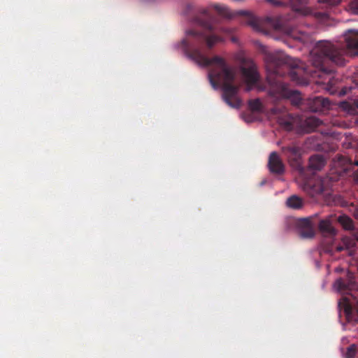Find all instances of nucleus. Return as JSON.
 <instances>
[{"label":"nucleus","mask_w":358,"mask_h":358,"mask_svg":"<svg viewBox=\"0 0 358 358\" xmlns=\"http://www.w3.org/2000/svg\"><path fill=\"white\" fill-rule=\"evenodd\" d=\"M350 211L352 212L354 217L358 220V204L352 205L350 208Z\"/></svg>","instance_id":"bb28decb"},{"label":"nucleus","mask_w":358,"mask_h":358,"mask_svg":"<svg viewBox=\"0 0 358 358\" xmlns=\"http://www.w3.org/2000/svg\"><path fill=\"white\" fill-rule=\"evenodd\" d=\"M251 24H252L254 27H257V22H256L255 20H252L251 21Z\"/></svg>","instance_id":"7c9ffc66"},{"label":"nucleus","mask_w":358,"mask_h":358,"mask_svg":"<svg viewBox=\"0 0 358 358\" xmlns=\"http://www.w3.org/2000/svg\"><path fill=\"white\" fill-rule=\"evenodd\" d=\"M248 107L251 112H261L262 110V104L259 99H251L248 101Z\"/></svg>","instance_id":"5701e85b"},{"label":"nucleus","mask_w":358,"mask_h":358,"mask_svg":"<svg viewBox=\"0 0 358 358\" xmlns=\"http://www.w3.org/2000/svg\"><path fill=\"white\" fill-rule=\"evenodd\" d=\"M324 252H327V253H330L331 255H332V250H331L329 248L324 249Z\"/></svg>","instance_id":"2f4dec72"},{"label":"nucleus","mask_w":358,"mask_h":358,"mask_svg":"<svg viewBox=\"0 0 358 358\" xmlns=\"http://www.w3.org/2000/svg\"><path fill=\"white\" fill-rule=\"evenodd\" d=\"M352 90V87H343L341 89V90L339 92V94L340 95H345L348 93V91L351 90Z\"/></svg>","instance_id":"cd10ccee"},{"label":"nucleus","mask_w":358,"mask_h":358,"mask_svg":"<svg viewBox=\"0 0 358 358\" xmlns=\"http://www.w3.org/2000/svg\"><path fill=\"white\" fill-rule=\"evenodd\" d=\"M240 70L245 83L249 87L254 86L259 82V74L256 64L252 61L244 59L240 66Z\"/></svg>","instance_id":"423d86ee"},{"label":"nucleus","mask_w":358,"mask_h":358,"mask_svg":"<svg viewBox=\"0 0 358 358\" xmlns=\"http://www.w3.org/2000/svg\"><path fill=\"white\" fill-rule=\"evenodd\" d=\"M238 14L243 16H248L249 15V12L246 10H239Z\"/></svg>","instance_id":"c756f323"},{"label":"nucleus","mask_w":358,"mask_h":358,"mask_svg":"<svg viewBox=\"0 0 358 358\" xmlns=\"http://www.w3.org/2000/svg\"><path fill=\"white\" fill-rule=\"evenodd\" d=\"M244 119L247 122H251L253 121V119L250 115H244Z\"/></svg>","instance_id":"c85d7f7f"},{"label":"nucleus","mask_w":358,"mask_h":358,"mask_svg":"<svg viewBox=\"0 0 358 358\" xmlns=\"http://www.w3.org/2000/svg\"><path fill=\"white\" fill-rule=\"evenodd\" d=\"M269 171L275 175H282L285 173V165L277 152L270 154L268 162Z\"/></svg>","instance_id":"9d476101"},{"label":"nucleus","mask_w":358,"mask_h":358,"mask_svg":"<svg viewBox=\"0 0 358 358\" xmlns=\"http://www.w3.org/2000/svg\"><path fill=\"white\" fill-rule=\"evenodd\" d=\"M341 0H318L320 6L322 8H332L338 6Z\"/></svg>","instance_id":"b1692460"},{"label":"nucleus","mask_w":358,"mask_h":358,"mask_svg":"<svg viewBox=\"0 0 358 358\" xmlns=\"http://www.w3.org/2000/svg\"><path fill=\"white\" fill-rule=\"evenodd\" d=\"M322 123V122L319 118L310 116L304 120L301 126L306 132L310 133L321 125Z\"/></svg>","instance_id":"dca6fc26"},{"label":"nucleus","mask_w":358,"mask_h":358,"mask_svg":"<svg viewBox=\"0 0 358 358\" xmlns=\"http://www.w3.org/2000/svg\"><path fill=\"white\" fill-rule=\"evenodd\" d=\"M348 10L352 14L358 15V0H352L350 2Z\"/></svg>","instance_id":"a878e982"},{"label":"nucleus","mask_w":358,"mask_h":358,"mask_svg":"<svg viewBox=\"0 0 358 358\" xmlns=\"http://www.w3.org/2000/svg\"><path fill=\"white\" fill-rule=\"evenodd\" d=\"M357 352L355 345H350L344 355L345 358H355Z\"/></svg>","instance_id":"393cba45"},{"label":"nucleus","mask_w":358,"mask_h":358,"mask_svg":"<svg viewBox=\"0 0 358 358\" xmlns=\"http://www.w3.org/2000/svg\"><path fill=\"white\" fill-rule=\"evenodd\" d=\"M275 6H282L287 4L282 0H266ZM287 3L291 6L293 13L286 16L280 15L275 19L268 17V20L272 23L275 29L288 30L291 26L289 22L296 15L301 16H313L320 22H326L330 16L327 12L313 11L306 6L308 0H287Z\"/></svg>","instance_id":"20e7f679"},{"label":"nucleus","mask_w":358,"mask_h":358,"mask_svg":"<svg viewBox=\"0 0 358 358\" xmlns=\"http://www.w3.org/2000/svg\"><path fill=\"white\" fill-rule=\"evenodd\" d=\"M338 307L343 309L349 322H358V301H351L350 299L343 296L338 303Z\"/></svg>","instance_id":"0eeeda50"},{"label":"nucleus","mask_w":358,"mask_h":358,"mask_svg":"<svg viewBox=\"0 0 358 358\" xmlns=\"http://www.w3.org/2000/svg\"><path fill=\"white\" fill-rule=\"evenodd\" d=\"M271 112L273 115L281 114L282 115H286L287 117L286 118L278 117V122L280 124L284 126L287 129H290L292 127V122L291 120V117L289 114H287L286 109L284 107H273L271 108Z\"/></svg>","instance_id":"4468645a"},{"label":"nucleus","mask_w":358,"mask_h":358,"mask_svg":"<svg viewBox=\"0 0 358 358\" xmlns=\"http://www.w3.org/2000/svg\"><path fill=\"white\" fill-rule=\"evenodd\" d=\"M355 241L358 242V231H355L352 234V238L345 237L342 239V245H338L336 248V252H341L344 250L348 251L349 255H353V248L355 247Z\"/></svg>","instance_id":"f8f14e48"},{"label":"nucleus","mask_w":358,"mask_h":358,"mask_svg":"<svg viewBox=\"0 0 358 358\" xmlns=\"http://www.w3.org/2000/svg\"><path fill=\"white\" fill-rule=\"evenodd\" d=\"M334 288L342 294H349L353 296L351 293L353 290L357 289L358 286L355 283V278L352 273H348L346 278H340L334 283Z\"/></svg>","instance_id":"1a4fd4ad"},{"label":"nucleus","mask_w":358,"mask_h":358,"mask_svg":"<svg viewBox=\"0 0 358 358\" xmlns=\"http://www.w3.org/2000/svg\"><path fill=\"white\" fill-rule=\"evenodd\" d=\"M326 162L323 156L315 155L310 157L308 166L314 171L321 170L325 165Z\"/></svg>","instance_id":"a211bd4d"},{"label":"nucleus","mask_w":358,"mask_h":358,"mask_svg":"<svg viewBox=\"0 0 358 358\" xmlns=\"http://www.w3.org/2000/svg\"><path fill=\"white\" fill-rule=\"evenodd\" d=\"M312 110L315 111L322 110L323 108H329V100L322 96H315L312 100Z\"/></svg>","instance_id":"6ab92c4d"},{"label":"nucleus","mask_w":358,"mask_h":358,"mask_svg":"<svg viewBox=\"0 0 358 358\" xmlns=\"http://www.w3.org/2000/svg\"><path fill=\"white\" fill-rule=\"evenodd\" d=\"M268 94L276 99H289L292 104L299 105L301 101V94L297 90H292L288 85L276 78L269 80Z\"/></svg>","instance_id":"39448f33"},{"label":"nucleus","mask_w":358,"mask_h":358,"mask_svg":"<svg viewBox=\"0 0 358 358\" xmlns=\"http://www.w3.org/2000/svg\"><path fill=\"white\" fill-rule=\"evenodd\" d=\"M341 107L343 110H346L350 114H354L358 111V101L354 100L353 102L343 101L341 103Z\"/></svg>","instance_id":"412c9836"},{"label":"nucleus","mask_w":358,"mask_h":358,"mask_svg":"<svg viewBox=\"0 0 358 358\" xmlns=\"http://www.w3.org/2000/svg\"><path fill=\"white\" fill-rule=\"evenodd\" d=\"M214 9L219 15L231 18V11L224 4L211 3L208 8H201L194 18L198 27L185 31V38L174 45L176 50H181L189 59L201 67L210 66L208 80L213 89L222 90V98L229 106L238 108L241 101L238 97L239 86L234 83L236 69L230 66L222 57L215 55L211 58L206 56V50H211L217 43L224 41L222 33H229L225 28L217 26L215 18L209 11Z\"/></svg>","instance_id":"f257e3e1"},{"label":"nucleus","mask_w":358,"mask_h":358,"mask_svg":"<svg viewBox=\"0 0 358 358\" xmlns=\"http://www.w3.org/2000/svg\"><path fill=\"white\" fill-rule=\"evenodd\" d=\"M338 222L343 226L345 229L350 230L353 228V222L351 218L346 215L339 216Z\"/></svg>","instance_id":"4be33fe9"},{"label":"nucleus","mask_w":358,"mask_h":358,"mask_svg":"<svg viewBox=\"0 0 358 358\" xmlns=\"http://www.w3.org/2000/svg\"><path fill=\"white\" fill-rule=\"evenodd\" d=\"M358 55V29H348L343 35V42L318 41L310 53V62L315 69L314 73L331 94L337 92L338 79L333 76L334 65L344 66L345 56Z\"/></svg>","instance_id":"f03ea898"},{"label":"nucleus","mask_w":358,"mask_h":358,"mask_svg":"<svg viewBox=\"0 0 358 358\" xmlns=\"http://www.w3.org/2000/svg\"><path fill=\"white\" fill-rule=\"evenodd\" d=\"M334 162L338 165L343 166L344 169H348V166H358V156L352 160L351 157L337 154L334 158Z\"/></svg>","instance_id":"2eb2a0df"},{"label":"nucleus","mask_w":358,"mask_h":358,"mask_svg":"<svg viewBox=\"0 0 358 358\" xmlns=\"http://www.w3.org/2000/svg\"><path fill=\"white\" fill-rule=\"evenodd\" d=\"M324 189L320 181L309 180L303 185V190L313 197L322 194Z\"/></svg>","instance_id":"ddd939ff"},{"label":"nucleus","mask_w":358,"mask_h":358,"mask_svg":"<svg viewBox=\"0 0 358 358\" xmlns=\"http://www.w3.org/2000/svg\"><path fill=\"white\" fill-rule=\"evenodd\" d=\"M318 228L320 231L325 236H333L336 234V231L329 219L320 220Z\"/></svg>","instance_id":"f3484780"},{"label":"nucleus","mask_w":358,"mask_h":358,"mask_svg":"<svg viewBox=\"0 0 358 358\" xmlns=\"http://www.w3.org/2000/svg\"><path fill=\"white\" fill-rule=\"evenodd\" d=\"M299 235L303 238H312L315 236L314 225L310 218H303L299 221Z\"/></svg>","instance_id":"9b49d317"},{"label":"nucleus","mask_w":358,"mask_h":358,"mask_svg":"<svg viewBox=\"0 0 358 358\" xmlns=\"http://www.w3.org/2000/svg\"><path fill=\"white\" fill-rule=\"evenodd\" d=\"M267 59L276 76H283L287 73L292 81L300 85L306 83L308 75L315 76L302 62L283 53L270 55Z\"/></svg>","instance_id":"7ed1b4c3"},{"label":"nucleus","mask_w":358,"mask_h":358,"mask_svg":"<svg viewBox=\"0 0 358 358\" xmlns=\"http://www.w3.org/2000/svg\"><path fill=\"white\" fill-rule=\"evenodd\" d=\"M355 178L356 181L358 182V171L355 172Z\"/></svg>","instance_id":"473e14b6"},{"label":"nucleus","mask_w":358,"mask_h":358,"mask_svg":"<svg viewBox=\"0 0 358 358\" xmlns=\"http://www.w3.org/2000/svg\"><path fill=\"white\" fill-rule=\"evenodd\" d=\"M303 201L296 195L289 196L286 201V205L292 209L299 210L303 206Z\"/></svg>","instance_id":"aec40b11"},{"label":"nucleus","mask_w":358,"mask_h":358,"mask_svg":"<svg viewBox=\"0 0 358 358\" xmlns=\"http://www.w3.org/2000/svg\"><path fill=\"white\" fill-rule=\"evenodd\" d=\"M282 152L283 155L288 159L290 165L294 169L301 171L303 169L301 166V148L292 144L287 146L282 147Z\"/></svg>","instance_id":"6e6552de"},{"label":"nucleus","mask_w":358,"mask_h":358,"mask_svg":"<svg viewBox=\"0 0 358 358\" xmlns=\"http://www.w3.org/2000/svg\"><path fill=\"white\" fill-rule=\"evenodd\" d=\"M357 78H358V72H357Z\"/></svg>","instance_id":"f704fd0d"},{"label":"nucleus","mask_w":358,"mask_h":358,"mask_svg":"<svg viewBox=\"0 0 358 358\" xmlns=\"http://www.w3.org/2000/svg\"><path fill=\"white\" fill-rule=\"evenodd\" d=\"M356 85H357V87H358V80H357V82H356Z\"/></svg>","instance_id":"72a5a7b5"}]
</instances>
